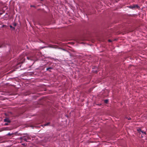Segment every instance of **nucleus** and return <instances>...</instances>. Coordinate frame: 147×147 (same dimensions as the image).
<instances>
[{"label": "nucleus", "mask_w": 147, "mask_h": 147, "mask_svg": "<svg viewBox=\"0 0 147 147\" xmlns=\"http://www.w3.org/2000/svg\"><path fill=\"white\" fill-rule=\"evenodd\" d=\"M48 47H50V48H55V47H54V46L53 45H50L49 46H46V47H44L42 48H48Z\"/></svg>", "instance_id": "nucleus-1"}, {"label": "nucleus", "mask_w": 147, "mask_h": 147, "mask_svg": "<svg viewBox=\"0 0 147 147\" xmlns=\"http://www.w3.org/2000/svg\"><path fill=\"white\" fill-rule=\"evenodd\" d=\"M4 121L5 122H7V123H10V121L8 118H6L4 119Z\"/></svg>", "instance_id": "nucleus-2"}, {"label": "nucleus", "mask_w": 147, "mask_h": 147, "mask_svg": "<svg viewBox=\"0 0 147 147\" xmlns=\"http://www.w3.org/2000/svg\"><path fill=\"white\" fill-rule=\"evenodd\" d=\"M27 58L28 59H30V60H33V58L32 57H27Z\"/></svg>", "instance_id": "nucleus-3"}, {"label": "nucleus", "mask_w": 147, "mask_h": 147, "mask_svg": "<svg viewBox=\"0 0 147 147\" xmlns=\"http://www.w3.org/2000/svg\"><path fill=\"white\" fill-rule=\"evenodd\" d=\"M129 7L131 9H134L135 8V7L134 6V5L133 6H131Z\"/></svg>", "instance_id": "nucleus-4"}, {"label": "nucleus", "mask_w": 147, "mask_h": 147, "mask_svg": "<svg viewBox=\"0 0 147 147\" xmlns=\"http://www.w3.org/2000/svg\"><path fill=\"white\" fill-rule=\"evenodd\" d=\"M10 27L11 28L12 30H15V28L14 27H13L11 25H10Z\"/></svg>", "instance_id": "nucleus-5"}, {"label": "nucleus", "mask_w": 147, "mask_h": 147, "mask_svg": "<svg viewBox=\"0 0 147 147\" xmlns=\"http://www.w3.org/2000/svg\"><path fill=\"white\" fill-rule=\"evenodd\" d=\"M134 6L135 7V8L136 7L137 8H139V6L138 5H134Z\"/></svg>", "instance_id": "nucleus-6"}, {"label": "nucleus", "mask_w": 147, "mask_h": 147, "mask_svg": "<svg viewBox=\"0 0 147 147\" xmlns=\"http://www.w3.org/2000/svg\"><path fill=\"white\" fill-rule=\"evenodd\" d=\"M49 123H46V124H44V125H44V126H45L48 125H49Z\"/></svg>", "instance_id": "nucleus-7"}, {"label": "nucleus", "mask_w": 147, "mask_h": 147, "mask_svg": "<svg viewBox=\"0 0 147 147\" xmlns=\"http://www.w3.org/2000/svg\"><path fill=\"white\" fill-rule=\"evenodd\" d=\"M52 69V68L51 67H48V68H47V70H49V69Z\"/></svg>", "instance_id": "nucleus-8"}, {"label": "nucleus", "mask_w": 147, "mask_h": 147, "mask_svg": "<svg viewBox=\"0 0 147 147\" xmlns=\"http://www.w3.org/2000/svg\"><path fill=\"white\" fill-rule=\"evenodd\" d=\"M108 100H105V103H107V102H108Z\"/></svg>", "instance_id": "nucleus-9"}, {"label": "nucleus", "mask_w": 147, "mask_h": 147, "mask_svg": "<svg viewBox=\"0 0 147 147\" xmlns=\"http://www.w3.org/2000/svg\"><path fill=\"white\" fill-rule=\"evenodd\" d=\"M20 139L21 140H23V137H21L20 138Z\"/></svg>", "instance_id": "nucleus-10"}, {"label": "nucleus", "mask_w": 147, "mask_h": 147, "mask_svg": "<svg viewBox=\"0 0 147 147\" xmlns=\"http://www.w3.org/2000/svg\"><path fill=\"white\" fill-rule=\"evenodd\" d=\"M126 118L128 120H129L131 119V118L130 117H127Z\"/></svg>", "instance_id": "nucleus-11"}, {"label": "nucleus", "mask_w": 147, "mask_h": 147, "mask_svg": "<svg viewBox=\"0 0 147 147\" xmlns=\"http://www.w3.org/2000/svg\"><path fill=\"white\" fill-rule=\"evenodd\" d=\"M4 125H8V123H5Z\"/></svg>", "instance_id": "nucleus-12"}, {"label": "nucleus", "mask_w": 147, "mask_h": 147, "mask_svg": "<svg viewBox=\"0 0 147 147\" xmlns=\"http://www.w3.org/2000/svg\"><path fill=\"white\" fill-rule=\"evenodd\" d=\"M6 26V25H2V27H5V26Z\"/></svg>", "instance_id": "nucleus-13"}, {"label": "nucleus", "mask_w": 147, "mask_h": 147, "mask_svg": "<svg viewBox=\"0 0 147 147\" xmlns=\"http://www.w3.org/2000/svg\"><path fill=\"white\" fill-rule=\"evenodd\" d=\"M141 131L142 132V133H143L144 134H146V132H143L142 131Z\"/></svg>", "instance_id": "nucleus-14"}, {"label": "nucleus", "mask_w": 147, "mask_h": 147, "mask_svg": "<svg viewBox=\"0 0 147 147\" xmlns=\"http://www.w3.org/2000/svg\"><path fill=\"white\" fill-rule=\"evenodd\" d=\"M25 141H26V138H24L23 139Z\"/></svg>", "instance_id": "nucleus-15"}, {"label": "nucleus", "mask_w": 147, "mask_h": 147, "mask_svg": "<svg viewBox=\"0 0 147 147\" xmlns=\"http://www.w3.org/2000/svg\"><path fill=\"white\" fill-rule=\"evenodd\" d=\"M13 25L14 26H16V23H14Z\"/></svg>", "instance_id": "nucleus-16"}, {"label": "nucleus", "mask_w": 147, "mask_h": 147, "mask_svg": "<svg viewBox=\"0 0 147 147\" xmlns=\"http://www.w3.org/2000/svg\"><path fill=\"white\" fill-rule=\"evenodd\" d=\"M2 47V45L0 44V48Z\"/></svg>", "instance_id": "nucleus-17"}, {"label": "nucleus", "mask_w": 147, "mask_h": 147, "mask_svg": "<svg viewBox=\"0 0 147 147\" xmlns=\"http://www.w3.org/2000/svg\"><path fill=\"white\" fill-rule=\"evenodd\" d=\"M8 135L10 136L11 135V134H10V133H9L8 134Z\"/></svg>", "instance_id": "nucleus-18"}, {"label": "nucleus", "mask_w": 147, "mask_h": 147, "mask_svg": "<svg viewBox=\"0 0 147 147\" xmlns=\"http://www.w3.org/2000/svg\"><path fill=\"white\" fill-rule=\"evenodd\" d=\"M108 41L109 42H111V41L110 40H108Z\"/></svg>", "instance_id": "nucleus-19"}, {"label": "nucleus", "mask_w": 147, "mask_h": 147, "mask_svg": "<svg viewBox=\"0 0 147 147\" xmlns=\"http://www.w3.org/2000/svg\"><path fill=\"white\" fill-rule=\"evenodd\" d=\"M22 145H23L25 146V144H22Z\"/></svg>", "instance_id": "nucleus-20"}, {"label": "nucleus", "mask_w": 147, "mask_h": 147, "mask_svg": "<svg viewBox=\"0 0 147 147\" xmlns=\"http://www.w3.org/2000/svg\"><path fill=\"white\" fill-rule=\"evenodd\" d=\"M138 131H141V130L140 129H139L138 130Z\"/></svg>", "instance_id": "nucleus-21"}, {"label": "nucleus", "mask_w": 147, "mask_h": 147, "mask_svg": "<svg viewBox=\"0 0 147 147\" xmlns=\"http://www.w3.org/2000/svg\"><path fill=\"white\" fill-rule=\"evenodd\" d=\"M41 1H42V0H41Z\"/></svg>", "instance_id": "nucleus-22"}]
</instances>
